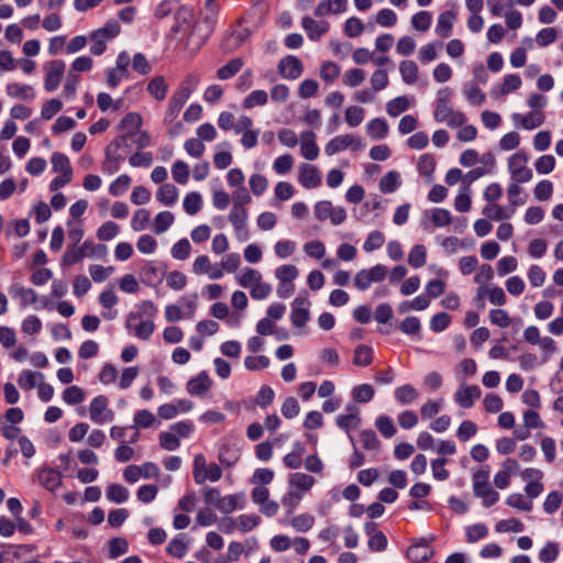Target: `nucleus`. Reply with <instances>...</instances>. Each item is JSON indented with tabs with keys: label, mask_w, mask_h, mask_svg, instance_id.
<instances>
[{
	"label": "nucleus",
	"mask_w": 563,
	"mask_h": 563,
	"mask_svg": "<svg viewBox=\"0 0 563 563\" xmlns=\"http://www.w3.org/2000/svg\"><path fill=\"white\" fill-rule=\"evenodd\" d=\"M528 156L525 153L518 152L514 154L508 161V168L511 175L512 183L522 184L528 183L532 178L531 168L527 167Z\"/></svg>",
	"instance_id": "1"
},
{
	"label": "nucleus",
	"mask_w": 563,
	"mask_h": 563,
	"mask_svg": "<svg viewBox=\"0 0 563 563\" xmlns=\"http://www.w3.org/2000/svg\"><path fill=\"white\" fill-rule=\"evenodd\" d=\"M66 68L63 59H54L45 65V80L44 88L46 91L52 92L56 90L62 81Z\"/></svg>",
	"instance_id": "2"
},
{
	"label": "nucleus",
	"mask_w": 563,
	"mask_h": 563,
	"mask_svg": "<svg viewBox=\"0 0 563 563\" xmlns=\"http://www.w3.org/2000/svg\"><path fill=\"white\" fill-rule=\"evenodd\" d=\"M349 146H353V150H357L362 146L361 139L351 134L335 136L328 142L324 147V152L327 155L332 156L346 150Z\"/></svg>",
	"instance_id": "3"
},
{
	"label": "nucleus",
	"mask_w": 563,
	"mask_h": 563,
	"mask_svg": "<svg viewBox=\"0 0 563 563\" xmlns=\"http://www.w3.org/2000/svg\"><path fill=\"white\" fill-rule=\"evenodd\" d=\"M451 96L452 90L449 87L441 88L438 91L437 106L433 113L437 122H445V120L449 119V115L453 110L451 106Z\"/></svg>",
	"instance_id": "4"
},
{
	"label": "nucleus",
	"mask_w": 563,
	"mask_h": 563,
	"mask_svg": "<svg viewBox=\"0 0 563 563\" xmlns=\"http://www.w3.org/2000/svg\"><path fill=\"white\" fill-rule=\"evenodd\" d=\"M195 10L191 5H180L174 14V24L170 27L172 34H178L186 31L192 23Z\"/></svg>",
	"instance_id": "5"
},
{
	"label": "nucleus",
	"mask_w": 563,
	"mask_h": 563,
	"mask_svg": "<svg viewBox=\"0 0 563 563\" xmlns=\"http://www.w3.org/2000/svg\"><path fill=\"white\" fill-rule=\"evenodd\" d=\"M279 74L287 79H297L303 71V65L301 60L294 56L287 55L279 60L278 64Z\"/></svg>",
	"instance_id": "6"
},
{
	"label": "nucleus",
	"mask_w": 563,
	"mask_h": 563,
	"mask_svg": "<svg viewBox=\"0 0 563 563\" xmlns=\"http://www.w3.org/2000/svg\"><path fill=\"white\" fill-rule=\"evenodd\" d=\"M229 220L232 223L236 236L240 240H246L249 236L247 228H246V220H247V211L245 208H240L239 206H233L230 214Z\"/></svg>",
	"instance_id": "7"
},
{
	"label": "nucleus",
	"mask_w": 563,
	"mask_h": 563,
	"mask_svg": "<svg viewBox=\"0 0 563 563\" xmlns=\"http://www.w3.org/2000/svg\"><path fill=\"white\" fill-rule=\"evenodd\" d=\"M136 311H130L126 316L125 328L131 330L133 322L139 320L141 317L154 318L157 314V307L152 300H143L136 306Z\"/></svg>",
	"instance_id": "8"
},
{
	"label": "nucleus",
	"mask_w": 563,
	"mask_h": 563,
	"mask_svg": "<svg viewBox=\"0 0 563 563\" xmlns=\"http://www.w3.org/2000/svg\"><path fill=\"white\" fill-rule=\"evenodd\" d=\"M309 301L302 297H296L291 303L290 321L294 327L301 328L309 320V310L305 307Z\"/></svg>",
	"instance_id": "9"
},
{
	"label": "nucleus",
	"mask_w": 563,
	"mask_h": 563,
	"mask_svg": "<svg viewBox=\"0 0 563 563\" xmlns=\"http://www.w3.org/2000/svg\"><path fill=\"white\" fill-rule=\"evenodd\" d=\"M434 554V550L431 549L424 539L410 545L407 550V558L411 562L427 563Z\"/></svg>",
	"instance_id": "10"
},
{
	"label": "nucleus",
	"mask_w": 563,
	"mask_h": 563,
	"mask_svg": "<svg viewBox=\"0 0 563 563\" xmlns=\"http://www.w3.org/2000/svg\"><path fill=\"white\" fill-rule=\"evenodd\" d=\"M189 97H187V92L176 90L169 99L168 108L165 112L164 123H172L181 111L183 107L187 102Z\"/></svg>",
	"instance_id": "11"
},
{
	"label": "nucleus",
	"mask_w": 563,
	"mask_h": 563,
	"mask_svg": "<svg viewBox=\"0 0 563 563\" xmlns=\"http://www.w3.org/2000/svg\"><path fill=\"white\" fill-rule=\"evenodd\" d=\"M301 26L311 41H319L329 31V23L327 21L317 22L308 15L302 18Z\"/></svg>",
	"instance_id": "12"
},
{
	"label": "nucleus",
	"mask_w": 563,
	"mask_h": 563,
	"mask_svg": "<svg viewBox=\"0 0 563 563\" xmlns=\"http://www.w3.org/2000/svg\"><path fill=\"white\" fill-rule=\"evenodd\" d=\"M212 382L207 372H200L187 383V391L192 396H203L210 388Z\"/></svg>",
	"instance_id": "13"
},
{
	"label": "nucleus",
	"mask_w": 563,
	"mask_h": 563,
	"mask_svg": "<svg viewBox=\"0 0 563 563\" xmlns=\"http://www.w3.org/2000/svg\"><path fill=\"white\" fill-rule=\"evenodd\" d=\"M481 396V389L476 385L461 386L455 393V401L462 408H471L474 405V400Z\"/></svg>",
	"instance_id": "14"
},
{
	"label": "nucleus",
	"mask_w": 563,
	"mask_h": 563,
	"mask_svg": "<svg viewBox=\"0 0 563 563\" xmlns=\"http://www.w3.org/2000/svg\"><path fill=\"white\" fill-rule=\"evenodd\" d=\"M299 181L305 188H317L321 185V173L316 166L303 164L300 168Z\"/></svg>",
	"instance_id": "15"
},
{
	"label": "nucleus",
	"mask_w": 563,
	"mask_h": 563,
	"mask_svg": "<svg viewBox=\"0 0 563 563\" xmlns=\"http://www.w3.org/2000/svg\"><path fill=\"white\" fill-rule=\"evenodd\" d=\"M40 483L49 492H55L63 483V476L60 472L46 467L38 473Z\"/></svg>",
	"instance_id": "16"
},
{
	"label": "nucleus",
	"mask_w": 563,
	"mask_h": 563,
	"mask_svg": "<svg viewBox=\"0 0 563 563\" xmlns=\"http://www.w3.org/2000/svg\"><path fill=\"white\" fill-rule=\"evenodd\" d=\"M316 135L312 131H305L301 134L300 152L308 159L313 161L319 155V147L314 141Z\"/></svg>",
	"instance_id": "17"
},
{
	"label": "nucleus",
	"mask_w": 563,
	"mask_h": 563,
	"mask_svg": "<svg viewBox=\"0 0 563 563\" xmlns=\"http://www.w3.org/2000/svg\"><path fill=\"white\" fill-rule=\"evenodd\" d=\"M251 35V31L247 27L241 29L233 32L228 38H224L221 43V48L225 52H231L240 47Z\"/></svg>",
	"instance_id": "18"
},
{
	"label": "nucleus",
	"mask_w": 563,
	"mask_h": 563,
	"mask_svg": "<svg viewBox=\"0 0 563 563\" xmlns=\"http://www.w3.org/2000/svg\"><path fill=\"white\" fill-rule=\"evenodd\" d=\"M125 156L122 153H114L108 148L104 150V161L102 162L101 169L107 175H113L120 169V163L123 162Z\"/></svg>",
	"instance_id": "19"
},
{
	"label": "nucleus",
	"mask_w": 563,
	"mask_h": 563,
	"mask_svg": "<svg viewBox=\"0 0 563 563\" xmlns=\"http://www.w3.org/2000/svg\"><path fill=\"white\" fill-rule=\"evenodd\" d=\"M147 92L157 101H163L168 91V85L164 76H156L151 79L146 87Z\"/></svg>",
	"instance_id": "20"
},
{
	"label": "nucleus",
	"mask_w": 563,
	"mask_h": 563,
	"mask_svg": "<svg viewBox=\"0 0 563 563\" xmlns=\"http://www.w3.org/2000/svg\"><path fill=\"white\" fill-rule=\"evenodd\" d=\"M142 126V117L137 112L126 113L119 123V129L125 130V133H131V136H135Z\"/></svg>",
	"instance_id": "21"
},
{
	"label": "nucleus",
	"mask_w": 563,
	"mask_h": 563,
	"mask_svg": "<svg viewBox=\"0 0 563 563\" xmlns=\"http://www.w3.org/2000/svg\"><path fill=\"white\" fill-rule=\"evenodd\" d=\"M367 133L372 140L378 141L383 140L388 134V123L384 118H375L372 119L367 123Z\"/></svg>",
	"instance_id": "22"
},
{
	"label": "nucleus",
	"mask_w": 563,
	"mask_h": 563,
	"mask_svg": "<svg viewBox=\"0 0 563 563\" xmlns=\"http://www.w3.org/2000/svg\"><path fill=\"white\" fill-rule=\"evenodd\" d=\"M240 450L235 445L225 443L219 449V461L225 467H231L240 460Z\"/></svg>",
	"instance_id": "23"
},
{
	"label": "nucleus",
	"mask_w": 563,
	"mask_h": 563,
	"mask_svg": "<svg viewBox=\"0 0 563 563\" xmlns=\"http://www.w3.org/2000/svg\"><path fill=\"white\" fill-rule=\"evenodd\" d=\"M456 15L452 10L440 13L435 32L442 37H449L452 33L453 21Z\"/></svg>",
	"instance_id": "24"
},
{
	"label": "nucleus",
	"mask_w": 563,
	"mask_h": 563,
	"mask_svg": "<svg viewBox=\"0 0 563 563\" xmlns=\"http://www.w3.org/2000/svg\"><path fill=\"white\" fill-rule=\"evenodd\" d=\"M156 199L165 206H173L178 199L177 187L173 184H163L156 191Z\"/></svg>",
	"instance_id": "25"
},
{
	"label": "nucleus",
	"mask_w": 563,
	"mask_h": 563,
	"mask_svg": "<svg viewBox=\"0 0 563 563\" xmlns=\"http://www.w3.org/2000/svg\"><path fill=\"white\" fill-rule=\"evenodd\" d=\"M243 65L244 62L241 57H234L217 70V77L220 80H228L234 77L242 69Z\"/></svg>",
	"instance_id": "26"
},
{
	"label": "nucleus",
	"mask_w": 563,
	"mask_h": 563,
	"mask_svg": "<svg viewBox=\"0 0 563 563\" xmlns=\"http://www.w3.org/2000/svg\"><path fill=\"white\" fill-rule=\"evenodd\" d=\"M400 174L396 170L387 172L379 180V189L384 194H391L400 186Z\"/></svg>",
	"instance_id": "27"
},
{
	"label": "nucleus",
	"mask_w": 563,
	"mask_h": 563,
	"mask_svg": "<svg viewBox=\"0 0 563 563\" xmlns=\"http://www.w3.org/2000/svg\"><path fill=\"white\" fill-rule=\"evenodd\" d=\"M51 163L54 172L60 173V175L73 176V167L67 155L59 152H54L51 158Z\"/></svg>",
	"instance_id": "28"
},
{
	"label": "nucleus",
	"mask_w": 563,
	"mask_h": 563,
	"mask_svg": "<svg viewBox=\"0 0 563 563\" xmlns=\"http://www.w3.org/2000/svg\"><path fill=\"white\" fill-rule=\"evenodd\" d=\"M186 534H178L172 539L166 548V552L177 559H181L186 555L188 547L185 542Z\"/></svg>",
	"instance_id": "29"
},
{
	"label": "nucleus",
	"mask_w": 563,
	"mask_h": 563,
	"mask_svg": "<svg viewBox=\"0 0 563 563\" xmlns=\"http://www.w3.org/2000/svg\"><path fill=\"white\" fill-rule=\"evenodd\" d=\"M373 362V349L365 344H360L354 350L353 364L356 366H368Z\"/></svg>",
	"instance_id": "30"
},
{
	"label": "nucleus",
	"mask_w": 563,
	"mask_h": 563,
	"mask_svg": "<svg viewBox=\"0 0 563 563\" xmlns=\"http://www.w3.org/2000/svg\"><path fill=\"white\" fill-rule=\"evenodd\" d=\"M183 206L187 214H197L202 208L201 195L197 191L188 192L184 198Z\"/></svg>",
	"instance_id": "31"
},
{
	"label": "nucleus",
	"mask_w": 563,
	"mask_h": 563,
	"mask_svg": "<svg viewBox=\"0 0 563 563\" xmlns=\"http://www.w3.org/2000/svg\"><path fill=\"white\" fill-rule=\"evenodd\" d=\"M7 93L12 98L29 100L34 98L33 88L30 85H20L16 82L7 85Z\"/></svg>",
	"instance_id": "32"
},
{
	"label": "nucleus",
	"mask_w": 563,
	"mask_h": 563,
	"mask_svg": "<svg viewBox=\"0 0 563 563\" xmlns=\"http://www.w3.org/2000/svg\"><path fill=\"white\" fill-rule=\"evenodd\" d=\"M514 120H521V126L526 130H533L540 126L544 121V115L542 112H529L526 115L521 117L519 113L514 114Z\"/></svg>",
	"instance_id": "33"
},
{
	"label": "nucleus",
	"mask_w": 563,
	"mask_h": 563,
	"mask_svg": "<svg viewBox=\"0 0 563 563\" xmlns=\"http://www.w3.org/2000/svg\"><path fill=\"white\" fill-rule=\"evenodd\" d=\"M395 398L399 404L408 405L418 398V391L412 385L406 384L396 388Z\"/></svg>",
	"instance_id": "34"
},
{
	"label": "nucleus",
	"mask_w": 563,
	"mask_h": 563,
	"mask_svg": "<svg viewBox=\"0 0 563 563\" xmlns=\"http://www.w3.org/2000/svg\"><path fill=\"white\" fill-rule=\"evenodd\" d=\"M399 71L406 84L412 85L417 81L418 66L413 60H402L399 65Z\"/></svg>",
	"instance_id": "35"
},
{
	"label": "nucleus",
	"mask_w": 563,
	"mask_h": 563,
	"mask_svg": "<svg viewBox=\"0 0 563 563\" xmlns=\"http://www.w3.org/2000/svg\"><path fill=\"white\" fill-rule=\"evenodd\" d=\"M108 405H109V400L106 396L99 395V396L95 397L90 402V408H89L90 419L93 422L101 421L100 417L107 410Z\"/></svg>",
	"instance_id": "36"
},
{
	"label": "nucleus",
	"mask_w": 563,
	"mask_h": 563,
	"mask_svg": "<svg viewBox=\"0 0 563 563\" xmlns=\"http://www.w3.org/2000/svg\"><path fill=\"white\" fill-rule=\"evenodd\" d=\"M10 292L13 296L20 297L23 306L34 305L37 301V294L32 288H25L23 286L14 285L12 286Z\"/></svg>",
	"instance_id": "37"
},
{
	"label": "nucleus",
	"mask_w": 563,
	"mask_h": 563,
	"mask_svg": "<svg viewBox=\"0 0 563 563\" xmlns=\"http://www.w3.org/2000/svg\"><path fill=\"white\" fill-rule=\"evenodd\" d=\"M107 498L115 504H122L129 498V490L120 484H110L106 490Z\"/></svg>",
	"instance_id": "38"
},
{
	"label": "nucleus",
	"mask_w": 563,
	"mask_h": 563,
	"mask_svg": "<svg viewBox=\"0 0 563 563\" xmlns=\"http://www.w3.org/2000/svg\"><path fill=\"white\" fill-rule=\"evenodd\" d=\"M132 137L133 136H131V133H123L121 135H118L106 146V148L114 153H121L120 151H122V154L124 155L129 153L131 150V145L129 142Z\"/></svg>",
	"instance_id": "39"
},
{
	"label": "nucleus",
	"mask_w": 563,
	"mask_h": 563,
	"mask_svg": "<svg viewBox=\"0 0 563 563\" xmlns=\"http://www.w3.org/2000/svg\"><path fill=\"white\" fill-rule=\"evenodd\" d=\"M409 108V100L406 96H399L389 100L386 104L387 113L395 118L405 112Z\"/></svg>",
	"instance_id": "40"
},
{
	"label": "nucleus",
	"mask_w": 563,
	"mask_h": 563,
	"mask_svg": "<svg viewBox=\"0 0 563 563\" xmlns=\"http://www.w3.org/2000/svg\"><path fill=\"white\" fill-rule=\"evenodd\" d=\"M463 92L472 106H482L486 100L485 93L474 84H465Z\"/></svg>",
	"instance_id": "41"
},
{
	"label": "nucleus",
	"mask_w": 563,
	"mask_h": 563,
	"mask_svg": "<svg viewBox=\"0 0 563 563\" xmlns=\"http://www.w3.org/2000/svg\"><path fill=\"white\" fill-rule=\"evenodd\" d=\"M155 330V324L152 320L136 321L133 322V327L130 331H133L134 335L140 340H148Z\"/></svg>",
	"instance_id": "42"
},
{
	"label": "nucleus",
	"mask_w": 563,
	"mask_h": 563,
	"mask_svg": "<svg viewBox=\"0 0 563 563\" xmlns=\"http://www.w3.org/2000/svg\"><path fill=\"white\" fill-rule=\"evenodd\" d=\"M174 214L170 211H161L154 219V231L156 234L164 233L174 223Z\"/></svg>",
	"instance_id": "43"
},
{
	"label": "nucleus",
	"mask_w": 563,
	"mask_h": 563,
	"mask_svg": "<svg viewBox=\"0 0 563 563\" xmlns=\"http://www.w3.org/2000/svg\"><path fill=\"white\" fill-rule=\"evenodd\" d=\"M268 101V96L265 90H253L243 100L244 109H252L257 106H264Z\"/></svg>",
	"instance_id": "44"
},
{
	"label": "nucleus",
	"mask_w": 563,
	"mask_h": 563,
	"mask_svg": "<svg viewBox=\"0 0 563 563\" xmlns=\"http://www.w3.org/2000/svg\"><path fill=\"white\" fill-rule=\"evenodd\" d=\"M375 395L374 387L369 384H361L353 388L352 398L356 402H368Z\"/></svg>",
	"instance_id": "45"
},
{
	"label": "nucleus",
	"mask_w": 563,
	"mask_h": 563,
	"mask_svg": "<svg viewBox=\"0 0 563 563\" xmlns=\"http://www.w3.org/2000/svg\"><path fill=\"white\" fill-rule=\"evenodd\" d=\"M427 251L422 244L415 245L408 255V263L415 268L422 267L426 264Z\"/></svg>",
	"instance_id": "46"
},
{
	"label": "nucleus",
	"mask_w": 563,
	"mask_h": 563,
	"mask_svg": "<svg viewBox=\"0 0 563 563\" xmlns=\"http://www.w3.org/2000/svg\"><path fill=\"white\" fill-rule=\"evenodd\" d=\"M109 545V556L111 559H117L123 554H125L129 550L128 541L122 537L112 538L108 542Z\"/></svg>",
	"instance_id": "47"
},
{
	"label": "nucleus",
	"mask_w": 563,
	"mask_h": 563,
	"mask_svg": "<svg viewBox=\"0 0 563 563\" xmlns=\"http://www.w3.org/2000/svg\"><path fill=\"white\" fill-rule=\"evenodd\" d=\"M496 532H522L525 530V525L517 518L511 519H503L498 521L495 526Z\"/></svg>",
	"instance_id": "48"
},
{
	"label": "nucleus",
	"mask_w": 563,
	"mask_h": 563,
	"mask_svg": "<svg viewBox=\"0 0 563 563\" xmlns=\"http://www.w3.org/2000/svg\"><path fill=\"white\" fill-rule=\"evenodd\" d=\"M131 177L126 174L120 175L109 186V192L113 197L122 196L130 187Z\"/></svg>",
	"instance_id": "49"
},
{
	"label": "nucleus",
	"mask_w": 563,
	"mask_h": 563,
	"mask_svg": "<svg viewBox=\"0 0 563 563\" xmlns=\"http://www.w3.org/2000/svg\"><path fill=\"white\" fill-rule=\"evenodd\" d=\"M172 176L180 185H185L189 179V167L183 161H176L172 166Z\"/></svg>",
	"instance_id": "50"
},
{
	"label": "nucleus",
	"mask_w": 563,
	"mask_h": 563,
	"mask_svg": "<svg viewBox=\"0 0 563 563\" xmlns=\"http://www.w3.org/2000/svg\"><path fill=\"white\" fill-rule=\"evenodd\" d=\"M375 426L384 438H391L396 433V428L393 419L388 416H379L375 421Z\"/></svg>",
	"instance_id": "51"
},
{
	"label": "nucleus",
	"mask_w": 563,
	"mask_h": 563,
	"mask_svg": "<svg viewBox=\"0 0 563 563\" xmlns=\"http://www.w3.org/2000/svg\"><path fill=\"white\" fill-rule=\"evenodd\" d=\"M432 15L429 11H419L411 18L412 26L420 32H426L430 29Z\"/></svg>",
	"instance_id": "52"
},
{
	"label": "nucleus",
	"mask_w": 563,
	"mask_h": 563,
	"mask_svg": "<svg viewBox=\"0 0 563 563\" xmlns=\"http://www.w3.org/2000/svg\"><path fill=\"white\" fill-rule=\"evenodd\" d=\"M85 393L79 386L73 385L63 391V400L67 405H77L84 401Z\"/></svg>",
	"instance_id": "53"
},
{
	"label": "nucleus",
	"mask_w": 563,
	"mask_h": 563,
	"mask_svg": "<svg viewBox=\"0 0 563 563\" xmlns=\"http://www.w3.org/2000/svg\"><path fill=\"white\" fill-rule=\"evenodd\" d=\"M560 549L559 544L552 541H549L544 544V547L539 552V560L543 563H551L556 560L559 556Z\"/></svg>",
	"instance_id": "54"
},
{
	"label": "nucleus",
	"mask_w": 563,
	"mask_h": 563,
	"mask_svg": "<svg viewBox=\"0 0 563 563\" xmlns=\"http://www.w3.org/2000/svg\"><path fill=\"white\" fill-rule=\"evenodd\" d=\"M417 168L420 175L431 176L435 169V159L432 154L426 153L419 157Z\"/></svg>",
	"instance_id": "55"
},
{
	"label": "nucleus",
	"mask_w": 563,
	"mask_h": 563,
	"mask_svg": "<svg viewBox=\"0 0 563 563\" xmlns=\"http://www.w3.org/2000/svg\"><path fill=\"white\" fill-rule=\"evenodd\" d=\"M120 227L113 221L104 222L97 230V238L101 241H110L118 235Z\"/></svg>",
	"instance_id": "56"
},
{
	"label": "nucleus",
	"mask_w": 563,
	"mask_h": 563,
	"mask_svg": "<svg viewBox=\"0 0 563 563\" xmlns=\"http://www.w3.org/2000/svg\"><path fill=\"white\" fill-rule=\"evenodd\" d=\"M87 252L84 249L74 246L73 249H68L63 257L62 265L63 266H71L78 262H80L84 257H86Z\"/></svg>",
	"instance_id": "57"
},
{
	"label": "nucleus",
	"mask_w": 563,
	"mask_h": 563,
	"mask_svg": "<svg viewBox=\"0 0 563 563\" xmlns=\"http://www.w3.org/2000/svg\"><path fill=\"white\" fill-rule=\"evenodd\" d=\"M92 42L90 46V53L95 56H99L106 52L107 48V36H103L100 31H93L90 34Z\"/></svg>",
	"instance_id": "58"
},
{
	"label": "nucleus",
	"mask_w": 563,
	"mask_h": 563,
	"mask_svg": "<svg viewBox=\"0 0 563 563\" xmlns=\"http://www.w3.org/2000/svg\"><path fill=\"white\" fill-rule=\"evenodd\" d=\"M63 109V102L53 98L47 100L41 110V117L43 120H51L55 114H57Z\"/></svg>",
	"instance_id": "59"
},
{
	"label": "nucleus",
	"mask_w": 563,
	"mask_h": 563,
	"mask_svg": "<svg viewBox=\"0 0 563 563\" xmlns=\"http://www.w3.org/2000/svg\"><path fill=\"white\" fill-rule=\"evenodd\" d=\"M506 505L523 511H530L532 509V503L527 500L523 495L519 493L509 495L506 499Z\"/></svg>",
	"instance_id": "60"
},
{
	"label": "nucleus",
	"mask_w": 563,
	"mask_h": 563,
	"mask_svg": "<svg viewBox=\"0 0 563 563\" xmlns=\"http://www.w3.org/2000/svg\"><path fill=\"white\" fill-rule=\"evenodd\" d=\"M451 324V317L446 312H438L430 320V329L433 332H442Z\"/></svg>",
	"instance_id": "61"
},
{
	"label": "nucleus",
	"mask_w": 563,
	"mask_h": 563,
	"mask_svg": "<svg viewBox=\"0 0 563 563\" xmlns=\"http://www.w3.org/2000/svg\"><path fill=\"white\" fill-rule=\"evenodd\" d=\"M563 495L559 490H552L543 503V509L547 514H554L561 506Z\"/></svg>",
	"instance_id": "62"
},
{
	"label": "nucleus",
	"mask_w": 563,
	"mask_h": 563,
	"mask_svg": "<svg viewBox=\"0 0 563 563\" xmlns=\"http://www.w3.org/2000/svg\"><path fill=\"white\" fill-rule=\"evenodd\" d=\"M365 79V71L361 68H352L343 75V84L349 87H357Z\"/></svg>",
	"instance_id": "63"
},
{
	"label": "nucleus",
	"mask_w": 563,
	"mask_h": 563,
	"mask_svg": "<svg viewBox=\"0 0 563 563\" xmlns=\"http://www.w3.org/2000/svg\"><path fill=\"white\" fill-rule=\"evenodd\" d=\"M384 242H385L384 234L380 231L375 230V231H372L367 235V238L363 244V249L365 252H373V251L382 247Z\"/></svg>",
	"instance_id": "64"
}]
</instances>
